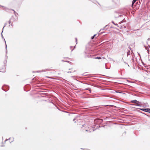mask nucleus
Wrapping results in <instances>:
<instances>
[{"label":"nucleus","instance_id":"12","mask_svg":"<svg viewBox=\"0 0 150 150\" xmlns=\"http://www.w3.org/2000/svg\"><path fill=\"white\" fill-rule=\"evenodd\" d=\"M94 57V56L92 58H93V59H100L101 58V57Z\"/></svg>","mask_w":150,"mask_h":150},{"label":"nucleus","instance_id":"49","mask_svg":"<svg viewBox=\"0 0 150 150\" xmlns=\"http://www.w3.org/2000/svg\"><path fill=\"white\" fill-rule=\"evenodd\" d=\"M97 3H98V4L99 5H100V4H99V3H98V2H97Z\"/></svg>","mask_w":150,"mask_h":150},{"label":"nucleus","instance_id":"26","mask_svg":"<svg viewBox=\"0 0 150 150\" xmlns=\"http://www.w3.org/2000/svg\"><path fill=\"white\" fill-rule=\"evenodd\" d=\"M65 62H67L69 63H71V62H70V61H65Z\"/></svg>","mask_w":150,"mask_h":150},{"label":"nucleus","instance_id":"38","mask_svg":"<svg viewBox=\"0 0 150 150\" xmlns=\"http://www.w3.org/2000/svg\"><path fill=\"white\" fill-rule=\"evenodd\" d=\"M129 49L130 50H131V49L130 47H129Z\"/></svg>","mask_w":150,"mask_h":150},{"label":"nucleus","instance_id":"47","mask_svg":"<svg viewBox=\"0 0 150 150\" xmlns=\"http://www.w3.org/2000/svg\"><path fill=\"white\" fill-rule=\"evenodd\" d=\"M127 64V65H128V66H129V65L128 64Z\"/></svg>","mask_w":150,"mask_h":150},{"label":"nucleus","instance_id":"54","mask_svg":"<svg viewBox=\"0 0 150 150\" xmlns=\"http://www.w3.org/2000/svg\"><path fill=\"white\" fill-rule=\"evenodd\" d=\"M93 2L95 3V1H93Z\"/></svg>","mask_w":150,"mask_h":150},{"label":"nucleus","instance_id":"23","mask_svg":"<svg viewBox=\"0 0 150 150\" xmlns=\"http://www.w3.org/2000/svg\"><path fill=\"white\" fill-rule=\"evenodd\" d=\"M86 90H88L91 93V89L90 88H86L85 89Z\"/></svg>","mask_w":150,"mask_h":150},{"label":"nucleus","instance_id":"39","mask_svg":"<svg viewBox=\"0 0 150 150\" xmlns=\"http://www.w3.org/2000/svg\"><path fill=\"white\" fill-rule=\"evenodd\" d=\"M72 47V46H70V48L71 49V48Z\"/></svg>","mask_w":150,"mask_h":150},{"label":"nucleus","instance_id":"46","mask_svg":"<svg viewBox=\"0 0 150 150\" xmlns=\"http://www.w3.org/2000/svg\"><path fill=\"white\" fill-rule=\"evenodd\" d=\"M146 42L147 44H148V41H147Z\"/></svg>","mask_w":150,"mask_h":150},{"label":"nucleus","instance_id":"5","mask_svg":"<svg viewBox=\"0 0 150 150\" xmlns=\"http://www.w3.org/2000/svg\"><path fill=\"white\" fill-rule=\"evenodd\" d=\"M2 32H3L2 31V33H1V37L3 39H4V40L5 41V46H6V54H7V45H6V41L5 40V39L4 38V37H3V35H2Z\"/></svg>","mask_w":150,"mask_h":150},{"label":"nucleus","instance_id":"16","mask_svg":"<svg viewBox=\"0 0 150 150\" xmlns=\"http://www.w3.org/2000/svg\"><path fill=\"white\" fill-rule=\"evenodd\" d=\"M130 50H128V51L127 52V57H128V56L130 55Z\"/></svg>","mask_w":150,"mask_h":150},{"label":"nucleus","instance_id":"24","mask_svg":"<svg viewBox=\"0 0 150 150\" xmlns=\"http://www.w3.org/2000/svg\"><path fill=\"white\" fill-rule=\"evenodd\" d=\"M124 20L122 21H121L119 22V24H121V23H123L124 21H123Z\"/></svg>","mask_w":150,"mask_h":150},{"label":"nucleus","instance_id":"29","mask_svg":"<svg viewBox=\"0 0 150 150\" xmlns=\"http://www.w3.org/2000/svg\"><path fill=\"white\" fill-rule=\"evenodd\" d=\"M75 120H76L75 118H74V119H73V121H74V122H75V123L76 122V121H75Z\"/></svg>","mask_w":150,"mask_h":150},{"label":"nucleus","instance_id":"27","mask_svg":"<svg viewBox=\"0 0 150 150\" xmlns=\"http://www.w3.org/2000/svg\"><path fill=\"white\" fill-rule=\"evenodd\" d=\"M85 130L86 131V132H91V131H90V130H88L87 129H85Z\"/></svg>","mask_w":150,"mask_h":150},{"label":"nucleus","instance_id":"19","mask_svg":"<svg viewBox=\"0 0 150 150\" xmlns=\"http://www.w3.org/2000/svg\"><path fill=\"white\" fill-rule=\"evenodd\" d=\"M97 35V34H95L93 36H92L91 38V39L92 40L94 39L95 36Z\"/></svg>","mask_w":150,"mask_h":150},{"label":"nucleus","instance_id":"52","mask_svg":"<svg viewBox=\"0 0 150 150\" xmlns=\"http://www.w3.org/2000/svg\"><path fill=\"white\" fill-rule=\"evenodd\" d=\"M75 70H74V71H73V72H75Z\"/></svg>","mask_w":150,"mask_h":150},{"label":"nucleus","instance_id":"43","mask_svg":"<svg viewBox=\"0 0 150 150\" xmlns=\"http://www.w3.org/2000/svg\"><path fill=\"white\" fill-rule=\"evenodd\" d=\"M47 77L48 78H50V77H49V76H47Z\"/></svg>","mask_w":150,"mask_h":150},{"label":"nucleus","instance_id":"3","mask_svg":"<svg viewBox=\"0 0 150 150\" xmlns=\"http://www.w3.org/2000/svg\"><path fill=\"white\" fill-rule=\"evenodd\" d=\"M139 109L144 111L150 113V108H139Z\"/></svg>","mask_w":150,"mask_h":150},{"label":"nucleus","instance_id":"4","mask_svg":"<svg viewBox=\"0 0 150 150\" xmlns=\"http://www.w3.org/2000/svg\"><path fill=\"white\" fill-rule=\"evenodd\" d=\"M94 55H89V54L88 53H86V54L85 55V58H92L93 57H94Z\"/></svg>","mask_w":150,"mask_h":150},{"label":"nucleus","instance_id":"53","mask_svg":"<svg viewBox=\"0 0 150 150\" xmlns=\"http://www.w3.org/2000/svg\"><path fill=\"white\" fill-rule=\"evenodd\" d=\"M2 139L3 140V137H2Z\"/></svg>","mask_w":150,"mask_h":150},{"label":"nucleus","instance_id":"10","mask_svg":"<svg viewBox=\"0 0 150 150\" xmlns=\"http://www.w3.org/2000/svg\"><path fill=\"white\" fill-rule=\"evenodd\" d=\"M11 10L13 11L14 15L17 18L16 20H18V16H17L18 15V13H16V11L13 9H11Z\"/></svg>","mask_w":150,"mask_h":150},{"label":"nucleus","instance_id":"33","mask_svg":"<svg viewBox=\"0 0 150 150\" xmlns=\"http://www.w3.org/2000/svg\"><path fill=\"white\" fill-rule=\"evenodd\" d=\"M75 40H76V42H77V38H75ZM76 44H77V42H76Z\"/></svg>","mask_w":150,"mask_h":150},{"label":"nucleus","instance_id":"18","mask_svg":"<svg viewBox=\"0 0 150 150\" xmlns=\"http://www.w3.org/2000/svg\"><path fill=\"white\" fill-rule=\"evenodd\" d=\"M107 26H108L107 25H106V26H105L103 28L101 29L99 31V32H100L102 30H105V28H106V27Z\"/></svg>","mask_w":150,"mask_h":150},{"label":"nucleus","instance_id":"32","mask_svg":"<svg viewBox=\"0 0 150 150\" xmlns=\"http://www.w3.org/2000/svg\"><path fill=\"white\" fill-rule=\"evenodd\" d=\"M71 72H72V71H68L67 73H71Z\"/></svg>","mask_w":150,"mask_h":150},{"label":"nucleus","instance_id":"41","mask_svg":"<svg viewBox=\"0 0 150 150\" xmlns=\"http://www.w3.org/2000/svg\"><path fill=\"white\" fill-rule=\"evenodd\" d=\"M4 146V145H1V147H3V146Z\"/></svg>","mask_w":150,"mask_h":150},{"label":"nucleus","instance_id":"25","mask_svg":"<svg viewBox=\"0 0 150 150\" xmlns=\"http://www.w3.org/2000/svg\"><path fill=\"white\" fill-rule=\"evenodd\" d=\"M86 74V73H85L83 74H82V75L84 76H87V74Z\"/></svg>","mask_w":150,"mask_h":150},{"label":"nucleus","instance_id":"20","mask_svg":"<svg viewBox=\"0 0 150 150\" xmlns=\"http://www.w3.org/2000/svg\"><path fill=\"white\" fill-rule=\"evenodd\" d=\"M102 120L101 119H95L94 121L95 122H97V121L98 120H99V121H100V120Z\"/></svg>","mask_w":150,"mask_h":150},{"label":"nucleus","instance_id":"45","mask_svg":"<svg viewBox=\"0 0 150 150\" xmlns=\"http://www.w3.org/2000/svg\"><path fill=\"white\" fill-rule=\"evenodd\" d=\"M51 103H52L53 105H54V104L52 102H51Z\"/></svg>","mask_w":150,"mask_h":150},{"label":"nucleus","instance_id":"9","mask_svg":"<svg viewBox=\"0 0 150 150\" xmlns=\"http://www.w3.org/2000/svg\"><path fill=\"white\" fill-rule=\"evenodd\" d=\"M10 20L11 21V22H15L16 20V19H15L14 17V16H12L11 17V18H10Z\"/></svg>","mask_w":150,"mask_h":150},{"label":"nucleus","instance_id":"30","mask_svg":"<svg viewBox=\"0 0 150 150\" xmlns=\"http://www.w3.org/2000/svg\"><path fill=\"white\" fill-rule=\"evenodd\" d=\"M11 138H9L8 139H6V140L5 141V142L7 140H9Z\"/></svg>","mask_w":150,"mask_h":150},{"label":"nucleus","instance_id":"36","mask_svg":"<svg viewBox=\"0 0 150 150\" xmlns=\"http://www.w3.org/2000/svg\"><path fill=\"white\" fill-rule=\"evenodd\" d=\"M116 92H117V93H121V92H117V91H116Z\"/></svg>","mask_w":150,"mask_h":150},{"label":"nucleus","instance_id":"48","mask_svg":"<svg viewBox=\"0 0 150 150\" xmlns=\"http://www.w3.org/2000/svg\"><path fill=\"white\" fill-rule=\"evenodd\" d=\"M144 65H145V64H144V67H145V66Z\"/></svg>","mask_w":150,"mask_h":150},{"label":"nucleus","instance_id":"2","mask_svg":"<svg viewBox=\"0 0 150 150\" xmlns=\"http://www.w3.org/2000/svg\"><path fill=\"white\" fill-rule=\"evenodd\" d=\"M131 102L132 103H134L137 104L136 105L137 106H141L140 105V104H141V103L136 100H131Z\"/></svg>","mask_w":150,"mask_h":150},{"label":"nucleus","instance_id":"15","mask_svg":"<svg viewBox=\"0 0 150 150\" xmlns=\"http://www.w3.org/2000/svg\"><path fill=\"white\" fill-rule=\"evenodd\" d=\"M112 23L114 25L117 26V27H119V26L118 25V24L117 23H115L113 21H112Z\"/></svg>","mask_w":150,"mask_h":150},{"label":"nucleus","instance_id":"31","mask_svg":"<svg viewBox=\"0 0 150 150\" xmlns=\"http://www.w3.org/2000/svg\"><path fill=\"white\" fill-rule=\"evenodd\" d=\"M123 62L125 64H127V63L126 62H125L124 60H123Z\"/></svg>","mask_w":150,"mask_h":150},{"label":"nucleus","instance_id":"37","mask_svg":"<svg viewBox=\"0 0 150 150\" xmlns=\"http://www.w3.org/2000/svg\"><path fill=\"white\" fill-rule=\"evenodd\" d=\"M61 61H62V62H65V61H64V60H61Z\"/></svg>","mask_w":150,"mask_h":150},{"label":"nucleus","instance_id":"8","mask_svg":"<svg viewBox=\"0 0 150 150\" xmlns=\"http://www.w3.org/2000/svg\"><path fill=\"white\" fill-rule=\"evenodd\" d=\"M4 68L2 69H0V71L2 72H5L6 71L5 69L6 68V67L5 65L4 64Z\"/></svg>","mask_w":150,"mask_h":150},{"label":"nucleus","instance_id":"50","mask_svg":"<svg viewBox=\"0 0 150 150\" xmlns=\"http://www.w3.org/2000/svg\"><path fill=\"white\" fill-rule=\"evenodd\" d=\"M149 60L150 61V59H149Z\"/></svg>","mask_w":150,"mask_h":150},{"label":"nucleus","instance_id":"42","mask_svg":"<svg viewBox=\"0 0 150 150\" xmlns=\"http://www.w3.org/2000/svg\"><path fill=\"white\" fill-rule=\"evenodd\" d=\"M148 47H150V46L149 45H148Z\"/></svg>","mask_w":150,"mask_h":150},{"label":"nucleus","instance_id":"14","mask_svg":"<svg viewBox=\"0 0 150 150\" xmlns=\"http://www.w3.org/2000/svg\"><path fill=\"white\" fill-rule=\"evenodd\" d=\"M0 6L2 7L3 8H4V9L6 10V11H9V9H8V8H7L6 7H4V6Z\"/></svg>","mask_w":150,"mask_h":150},{"label":"nucleus","instance_id":"35","mask_svg":"<svg viewBox=\"0 0 150 150\" xmlns=\"http://www.w3.org/2000/svg\"><path fill=\"white\" fill-rule=\"evenodd\" d=\"M75 46H74V48L73 49L71 50V51H72L74 50V49L75 48Z\"/></svg>","mask_w":150,"mask_h":150},{"label":"nucleus","instance_id":"34","mask_svg":"<svg viewBox=\"0 0 150 150\" xmlns=\"http://www.w3.org/2000/svg\"><path fill=\"white\" fill-rule=\"evenodd\" d=\"M149 40H150V38H148L147 40V41H149Z\"/></svg>","mask_w":150,"mask_h":150},{"label":"nucleus","instance_id":"51","mask_svg":"<svg viewBox=\"0 0 150 150\" xmlns=\"http://www.w3.org/2000/svg\"><path fill=\"white\" fill-rule=\"evenodd\" d=\"M71 69H69V70H71Z\"/></svg>","mask_w":150,"mask_h":150},{"label":"nucleus","instance_id":"6","mask_svg":"<svg viewBox=\"0 0 150 150\" xmlns=\"http://www.w3.org/2000/svg\"><path fill=\"white\" fill-rule=\"evenodd\" d=\"M47 71V69H45L44 70H39V71H33V72H37V73H40V72H45L46 71Z\"/></svg>","mask_w":150,"mask_h":150},{"label":"nucleus","instance_id":"11","mask_svg":"<svg viewBox=\"0 0 150 150\" xmlns=\"http://www.w3.org/2000/svg\"><path fill=\"white\" fill-rule=\"evenodd\" d=\"M11 21L10 20H10L8 21V23L9 24H10V26H11V27H12L13 26V22H12V23H11Z\"/></svg>","mask_w":150,"mask_h":150},{"label":"nucleus","instance_id":"40","mask_svg":"<svg viewBox=\"0 0 150 150\" xmlns=\"http://www.w3.org/2000/svg\"><path fill=\"white\" fill-rule=\"evenodd\" d=\"M122 60L123 62V60H124L123 59V58H122Z\"/></svg>","mask_w":150,"mask_h":150},{"label":"nucleus","instance_id":"13","mask_svg":"<svg viewBox=\"0 0 150 150\" xmlns=\"http://www.w3.org/2000/svg\"><path fill=\"white\" fill-rule=\"evenodd\" d=\"M137 0H133L132 2V7H133V5H134V4L135 3V2L137 1Z\"/></svg>","mask_w":150,"mask_h":150},{"label":"nucleus","instance_id":"21","mask_svg":"<svg viewBox=\"0 0 150 150\" xmlns=\"http://www.w3.org/2000/svg\"><path fill=\"white\" fill-rule=\"evenodd\" d=\"M85 126H86V125L85 124H84L82 125V126L81 128L83 130H85V129L84 128V127Z\"/></svg>","mask_w":150,"mask_h":150},{"label":"nucleus","instance_id":"7","mask_svg":"<svg viewBox=\"0 0 150 150\" xmlns=\"http://www.w3.org/2000/svg\"><path fill=\"white\" fill-rule=\"evenodd\" d=\"M123 16L120 13H117L115 16V18H118L119 17Z\"/></svg>","mask_w":150,"mask_h":150},{"label":"nucleus","instance_id":"17","mask_svg":"<svg viewBox=\"0 0 150 150\" xmlns=\"http://www.w3.org/2000/svg\"><path fill=\"white\" fill-rule=\"evenodd\" d=\"M144 45V47H145V49H146V50H147V51L148 53H149V49H148L147 47L145 45Z\"/></svg>","mask_w":150,"mask_h":150},{"label":"nucleus","instance_id":"28","mask_svg":"<svg viewBox=\"0 0 150 150\" xmlns=\"http://www.w3.org/2000/svg\"><path fill=\"white\" fill-rule=\"evenodd\" d=\"M103 33V32H101L100 33H98V36L99 35H100V34H101Z\"/></svg>","mask_w":150,"mask_h":150},{"label":"nucleus","instance_id":"1","mask_svg":"<svg viewBox=\"0 0 150 150\" xmlns=\"http://www.w3.org/2000/svg\"><path fill=\"white\" fill-rule=\"evenodd\" d=\"M1 88L2 90L6 92L9 89V87L8 85H4Z\"/></svg>","mask_w":150,"mask_h":150},{"label":"nucleus","instance_id":"22","mask_svg":"<svg viewBox=\"0 0 150 150\" xmlns=\"http://www.w3.org/2000/svg\"><path fill=\"white\" fill-rule=\"evenodd\" d=\"M7 24V23H5V24H4V27H3V28L2 29V32H3V31L4 28L5 27V26Z\"/></svg>","mask_w":150,"mask_h":150},{"label":"nucleus","instance_id":"44","mask_svg":"<svg viewBox=\"0 0 150 150\" xmlns=\"http://www.w3.org/2000/svg\"><path fill=\"white\" fill-rule=\"evenodd\" d=\"M64 58H67L69 59L68 57H64Z\"/></svg>","mask_w":150,"mask_h":150}]
</instances>
